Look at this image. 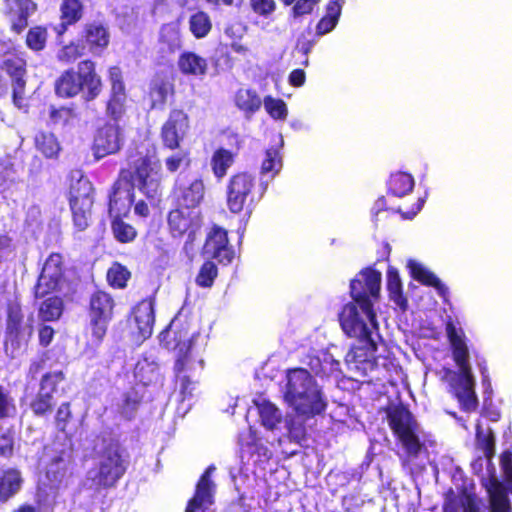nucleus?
Masks as SVG:
<instances>
[{
  "mask_svg": "<svg viewBox=\"0 0 512 512\" xmlns=\"http://www.w3.org/2000/svg\"><path fill=\"white\" fill-rule=\"evenodd\" d=\"M482 485L489 495L491 512H512L506 488L495 476L484 480Z\"/></svg>",
  "mask_w": 512,
  "mask_h": 512,
  "instance_id": "30",
  "label": "nucleus"
},
{
  "mask_svg": "<svg viewBox=\"0 0 512 512\" xmlns=\"http://www.w3.org/2000/svg\"><path fill=\"white\" fill-rule=\"evenodd\" d=\"M55 336V330L52 326L41 324L38 328L39 345L43 348L48 347Z\"/></svg>",
  "mask_w": 512,
  "mask_h": 512,
  "instance_id": "64",
  "label": "nucleus"
},
{
  "mask_svg": "<svg viewBox=\"0 0 512 512\" xmlns=\"http://www.w3.org/2000/svg\"><path fill=\"white\" fill-rule=\"evenodd\" d=\"M48 39V27L45 25H35L28 29L25 44L29 50L39 53L46 48Z\"/></svg>",
  "mask_w": 512,
  "mask_h": 512,
  "instance_id": "41",
  "label": "nucleus"
},
{
  "mask_svg": "<svg viewBox=\"0 0 512 512\" xmlns=\"http://www.w3.org/2000/svg\"><path fill=\"white\" fill-rule=\"evenodd\" d=\"M408 268L411 277L427 287H433L439 296L443 298L444 301H447L448 297V288L441 282V280L430 270L425 268L422 264L414 261H408Z\"/></svg>",
  "mask_w": 512,
  "mask_h": 512,
  "instance_id": "31",
  "label": "nucleus"
},
{
  "mask_svg": "<svg viewBox=\"0 0 512 512\" xmlns=\"http://www.w3.org/2000/svg\"><path fill=\"white\" fill-rule=\"evenodd\" d=\"M189 128L188 114L180 108L171 109L160 129V139L163 147L172 151L179 149Z\"/></svg>",
  "mask_w": 512,
  "mask_h": 512,
  "instance_id": "17",
  "label": "nucleus"
},
{
  "mask_svg": "<svg viewBox=\"0 0 512 512\" xmlns=\"http://www.w3.org/2000/svg\"><path fill=\"white\" fill-rule=\"evenodd\" d=\"M202 253L220 265H230L235 258V250L229 242L228 231L213 224L206 233Z\"/></svg>",
  "mask_w": 512,
  "mask_h": 512,
  "instance_id": "16",
  "label": "nucleus"
},
{
  "mask_svg": "<svg viewBox=\"0 0 512 512\" xmlns=\"http://www.w3.org/2000/svg\"><path fill=\"white\" fill-rule=\"evenodd\" d=\"M155 150L152 153L139 149L130 150L127 155V168H121L119 174L125 184L137 187L148 199L159 197L163 189L164 174Z\"/></svg>",
  "mask_w": 512,
  "mask_h": 512,
  "instance_id": "3",
  "label": "nucleus"
},
{
  "mask_svg": "<svg viewBox=\"0 0 512 512\" xmlns=\"http://www.w3.org/2000/svg\"><path fill=\"white\" fill-rule=\"evenodd\" d=\"M500 466L507 489L512 493V452L505 450L500 455Z\"/></svg>",
  "mask_w": 512,
  "mask_h": 512,
  "instance_id": "60",
  "label": "nucleus"
},
{
  "mask_svg": "<svg viewBox=\"0 0 512 512\" xmlns=\"http://www.w3.org/2000/svg\"><path fill=\"white\" fill-rule=\"evenodd\" d=\"M179 72L184 76L203 78L206 76L209 65L208 60L194 51H183L177 59Z\"/></svg>",
  "mask_w": 512,
  "mask_h": 512,
  "instance_id": "29",
  "label": "nucleus"
},
{
  "mask_svg": "<svg viewBox=\"0 0 512 512\" xmlns=\"http://www.w3.org/2000/svg\"><path fill=\"white\" fill-rule=\"evenodd\" d=\"M87 53L89 52L78 38L70 40L67 44L63 45L57 53V59L65 64H73Z\"/></svg>",
  "mask_w": 512,
  "mask_h": 512,
  "instance_id": "44",
  "label": "nucleus"
},
{
  "mask_svg": "<svg viewBox=\"0 0 512 512\" xmlns=\"http://www.w3.org/2000/svg\"><path fill=\"white\" fill-rule=\"evenodd\" d=\"M135 200L133 185L125 184L118 174L113 182L108 195V216L109 219L128 217Z\"/></svg>",
  "mask_w": 512,
  "mask_h": 512,
  "instance_id": "18",
  "label": "nucleus"
},
{
  "mask_svg": "<svg viewBox=\"0 0 512 512\" xmlns=\"http://www.w3.org/2000/svg\"><path fill=\"white\" fill-rule=\"evenodd\" d=\"M252 11L262 17L270 16L276 9L274 0H249Z\"/></svg>",
  "mask_w": 512,
  "mask_h": 512,
  "instance_id": "61",
  "label": "nucleus"
},
{
  "mask_svg": "<svg viewBox=\"0 0 512 512\" xmlns=\"http://www.w3.org/2000/svg\"><path fill=\"white\" fill-rule=\"evenodd\" d=\"M21 472L17 468H8L0 474V503H6L19 493L23 485Z\"/></svg>",
  "mask_w": 512,
  "mask_h": 512,
  "instance_id": "33",
  "label": "nucleus"
},
{
  "mask_svg": "<svg viewBox=\"0 0 512 512\" xmlns=\"http://www.w3.org/2000/svg\"><path fill=\"white\" fill-rule=\"evenodd\" d=\"M69 281L66 277V264L61 253L53 252L46 258L38 279L33 287L35 299H43L62 290Z\"/></svg>",
  "mask_w": 512,
  "mask_h": 512,
  "instance_id": "11",
  "label": "nucleus"
},
{
  "mask_svg": "<svg viewBox=\"0 0 512 512\" xmlns=\"http://www.w3.org/2000/svg\"><path fill=\"white\" fill-rule=\"evenodd\" d=\"M213 469L214 467L212 466L207 468L200 476L196 484L195 493L189 499L185 512H198L213 503V483L210 479V472Z\"/></svg>",
  "mask_w": 512,
  "mask_h": 512,
  "instance_id": "27",
  "label": "nucleus"
},
{
  "mask_svg": "<svg viewBox=\"0 0 512 512\" xmlns=\"http://www.w3.org/2000/svg\"><path fill=\"white\" fill-rule=\"evenodd\" d=\"M166 170L170 174H175L180 169H188L191 166L192 159L189 151H181L168 155L165 160Z\"/></svg>",
  "mask_w": 512,
  "mask_h": 512,
  "instance_id": "51",
  "label": "nucleus"
},
{
  "mask_svg": "<svg viewBox=\"0 0 512 512\" xmlns=\"http://www.w3.org/2000/svg\"><path fill=\"white\" fill-rule=\"evenodd\" d=\"M158 368L148 361L137 362L134 368V376L136 380L147 387L152 384L158 377Z\"/></svg>",
  "mask_w": 512,
  "mask_h": 512,
  "instance_id": "50",
  "label": "nucleus"
},
{
  "mask_svg": "<svg viewBox=\"0 0 512 512\" xmlns=\"http://www.w3.org/2000/svg\"><path fill=\"white\" fill-rule=\"evenodd\" d=\"M126 217L110 219V229L113 238L120 244L133 243L138 237V230L125 221Z\"/></svg>",
  "mask_w": 512,
  "mask_h": 512,
  "instance_id": "39",
  "label": "nucleus"
},
{
  "mask_svg": "<svg viewBox=\"0 0 512 512\" xmlns=\"http://www.w3.org/2000/svg\"><path fill=\"white\" fill-rule=\"evenodd\" d=\"M495 435L491 429L486 433L481 430V426L476 427V446L477 449L483 451L485 458L491 463L495 455Z\"/></svg>",
  "mask_w": 512,
  "mask_h": 512,
  "instance_id": "49",
  "label": "nucleus"
},
{
  "mask_svg": "<svg viewBox=\"0 0 512 512\" xmlns=\"http://www.w3.org/2000/svg\"><path fill=\"white\" fill-rule=\"evenodd\" d=\"M385 412L389 428L406 453L418 457L423 444L417 435L418 422L412 412L402 403L388 406Z\"/></svg>",
  "mask_w": 512,
  "mask_h": 512,
  "instance_id": "9",
  "label": "nucleus"
},
{
  "mask_svg": "<svg viewBox=\"0 0 512 512\" xmlns=\"http://www.w3.org/2000/svg\"><path fill=\"white\" fill-rule=\"evenodd\" d=\"M267 114L275 120H284L288 115L287 105L284 100L270 95L262 100Z\"/></svg>",
  "mask_w": 512,
  "mask_h": 512,
  "instance_id": "53",
  "label": "nucleus"
},
{
  "mask_svg": "<svg viewBox=\"0 0 512 512\" xmlns=\"http://www.w3.org/2000/svg\"><path fill=\"white\" fill-rule=\"evenodd\" d=\"M381 273L372 268L362 269L350 282L352 302L345 304L338 318L343 332L356 338L361 345H353L345 356V362L366 376L377 367V343L372 330H378L373 300H378L381 289Z\"/></svg>",
  "mask_w": 512,
  "mask_h": 512,
  "instance_id": "1",
  "label": "nucleus"
},
{
  "mask_svg": "<svg viewBox=\"0 0 512 512\" xmlns=\"http://www.w3.org/2000/svg\"><path fill=\"white\" fill-rule=\"evenodd\" d=\"M26 61L18 56L5 59L1 64V69L11 78L13 103L21 107L26 88Z\"/></svg>",
  "mask_w": 512,
  "mask_h": 512,
  "instance_id": "24",
  "label": "nucleus"
},
{
  "mask_svg": "<svg viewBox=\"0 0 512 512\" xmlns=\"http://www.w3.org/2000/svg\"><path fill=\"white\" fill-rule=\"evenodd\" d=\"M36 149L46 158H56L61 150L59 141L51 132L40 131L35 135Z\"/></svg>",
  "mask_w": 512,
  "mask_h": 512,
  "instance_id": "40",
  "label": "nucleus"
},
{
  "mask_svg": "<svg viewBox=\"0 0 512 512\" xmlns=\"http://www.w3.org/2000/svg\"><path fill=\"white\" fill-rule=\"evenodd\" d=\"M131 324L142 338H148L153 331L155 322L154 307L151 300L144 299L138 302L131 311Z\"/></svg>",
  "mask_w": 512,
  "mask_h": 512,
  "instance_id": "28",
  "label": "nucleus"
},
{
  "mask_svg": "<svg viewBox=\"0 0 512 512\" xmlns=\"http://www.w3.org/2000/svg\"><path fill=\"white\" fill-rule=\"evenodd\" d=\"M110 38L109 27L102 20L85 22L79 33V39L87 51L96 56L101 55L108 48Z\"/></svg>",
  "mask_w": 512,
  "mask_h": 512,
  "instance_id": "20",
  "label": "nucleus"
},
{
  "mask_svg": "<svg viewBox=\"0 0 512 512\" xmlns=\"http://www.w3.org/2000/svg\"><path fill=\"white\" fill-rule=\"evenodd\" d=\"M230 138L233 140L232 149L228 150L219 147L213 152L210 160L211 170L218 181L222 180L227 175L228 170L234 164L241 148L242 141L237 134H231Z\"/></svg>",
  "mask_w": 512,
  "mask_h": 512,
  "instance_id": "25",
  "label": "nucleus"
},
{
  "mask_svg": "<svg viewBox=\"0 0 512 512\" xmlns=\"http://www.w3.org/2000/svg\"><path fill=\"white\" fill-rule=\"evenodd\" d=\"M173 93L174 85L167 79H157L150 86V95L161 105H164L168 96Z\"/></svg>",
  "mask_w": 512,
  "mask_h": 512,
  "instance_id": "55",
  "label": "nucleus"
},
{
  "mask_svg": "<svg viewBox=\"0 0 512 512\" xmlns=\"http://www.w3.org/2000/svg\"><path fill=\"white\" fill-rule=\"evenodd\" d=\"M159 43L171 54L179 51L183 46L179 24L175 22L163 24L159 32Z\"/></svg>",
  "mask_w": 512,
  "mask_h": 512,
  "instance_id": "35",
  "label": "nucleus"
},
{
  "mask_svg": "<svg viewBox=\"0 0 512 512\" xmlns=\"http://www.w3.org/2000/svg\"><path fill=\"white\" fill-rule=\"evenodd\" d=\"M321 0H297L292 7V14L296 17L311 14Z\"/></svg>",
  "mask_w": 512,
  "mask_h": 512,
  "instance_id": "63",
  "label": "nucleus"
},
{
  "mask_svg": "<svg viewBox=\"0 0 512 512\" xmlns=\"http://www.w3.org/2000/svg\"><path fill=\"white\" fill-rule=\"evenodd\" d=\"M144 395L136 387L130 388L122 394L120 413L127 419L133 418L135 412L143 402Z\"/></svg>",
  "mask_w": 512,
  "mask_h": 512,
  "instance_id": "47",
  "label": "nucleus"
},
{
  "mask_svg": "<svg viewBox=\"0 0 512 512\" xmlns=\"http://www.w3.org/2000/svg\"><path fill=\"white\" fill-rule=\"evenodd\" d=\"M63 311V299L57 295H52L41 302L38 308V317L42 322H55L61 318Z\"/></svg>",
  "mask_w": 512,
  "mask_h": 512,
  "instance_id": "37",
  "label": "nucleus"
},
{
  "mask_svg": "<svg viewBox=\"0 0 512 512\" xmlns=\"http://www.w3.org/2000/svg\"><path fill=\"white\" fill-rule=\"evenodd\" d=\"M55 94L62 99L82 95L84 103L97 99L103 91V80L96 62L90 58L80 60L76 67L64 70L54 83Z\"/></svg>",
  "mask_w": 512,
  "mask_h": 512,
  "instance_id": "4",
  "label": "nucleus"
},
{
  "mask_svg": "<svg viewBox=\"0 0 512 512\" xmlns=\"http://www.w3.org/2000/svg\"><path fill=\"white\" fill-rule=\"evenodd\" d=\"M445 331L458 371L445 368L444 379L449 378V391L458 400L461 410L468 413L475 412L479 403L475 392V379L469 363L470 354L465 334L451 320L447 321Z\"/></svg>",
  "mask_w": 512,
  "mask_h": 512,
  "instance_id": "2",
  "label": "nucleus"
},
{
  "mask_svg": "<svg viewBox=\"0 0 512 512\" xmlns=\"http://www.w3.org/2000/svg\"><path fill=\"white\" fill-rule=\"evenodd\" d=\"M341 5L337 0H332L327 4L326 14L319 20L316 26L317 35H324L331 32L340 17Z\"/></svg>",
  "mask_w": 512,
  "mask_h": 512,
  "instance_id": "43",
  "label": "nucleus"
},
{
  "mask_svg": "<svg viewBox=\"0 0 512 512\" xmlns=\"http://www.w3.org/2000/svg\"><path fill=\"white\" fill-rule=\"evenodd\" d=\"M289 402L296 414L306 419L322 414L327 408V402L318 386L290 398Z\"/></svg>",
  "mask_w": 512,
  "mask_h": 512,
  "instance_id": "22",
  "label": "nucleus"
},
{
  "mask_svg": "<svg viewBox=\"0 0 512 512\" xmlns=\"http://www.w3.org/2000/svg\"><path fill=\"white\" fill-rule=\"evenodd\" d=\"M234 103L246 116H251L260 110L262 99L255 89L239 88L235 93Z\"/></svg>",
  "mask_w": 512,
  "mask_h": 512,
  "instance_id": "34",
  "label": "nucleus"
},
{
  "mask_svg": "<svg viewBox=\"0 0 512 512\" xmlns=\"http://www.w3.org/2000/svg\"><path fill=\"white\" fill-rule=\"evenodd\" d=\"M387 291L390 300L397 304L402 310L407 308L408 300L403 293L399 272L392 266H389L387 269Z\"/></svg>",
  "mask_w": 512,
  "mask_h": 512,
  "instance_id": "38",
  "label": "nucleus"
},
{
  "mask_svg": "<svg viewBox=\"0 0 512 512\" xmlns=\"http://www.w3.org/2000/svg\"><path fill=\"white\" fill-rule=\"evenodd\" d=\"M66 380V375L62 370L45 372L39 381L38 391L32 395L27 405L32 415L37 418L49 416L55 407L54 394L60 383Z\"/></svg>",
  "mask_w": 512,
  "mask_h": 512,
  "instance_id": "12",
  "label": "nucleus"
},
{
  "mask_svg": "<svg viewBox=\"0 0 512 512\" xmlns=\"http://www.w3.org/2000/svg\"><path fill=\"white\" fill-rule=\"evenodd\" d=\"M218 266L212 259L205 260L195 277V284L201 288H211L218 277Z\"/></svg>",
  "mask_w": 512,
  "mask_h": 512,
  "instance_id": "48",
  "label": "nucleus"
},
{
  "mask_svg": "<svg viewBox=\"0 0 512 512\" xmlns=\"http://www.w3.org/2000/svg\"><path fill=\"white\" fill-rule=\"evenodd\" d=\"M195 334L190 332L187 321L173 320L160 333L161 344L169 350L193 349Z\"/></svg>",
  "mask_w": 512,
  "mask_h": 512,
  "instance_id": "23",
  "label": "nucleus"
},
{
  "mask_svg": "<svg viewBox=\"0 0 512 512\" xmlns=\"http://www.w3.org/2000/svg\"><path fill=\"white\" fill-rule=\"evenodd\" d=\"M15 176L16 169L11 158L9 156L0 158V188L14 182Z\"/></svg>",
  "mask_w": 512,
  "mask_h": 512,
  "instance_id": "59",
  "label": "nucleus"
},
{
  "mask_svg": "<svg viewBox=\"0 0 512 512\" xmlns=\"http://www.w3.org/2000/svg\"><path fill=\"white\" fill-rule=\"evenodd\" d=\"M415 182L411 174L398 171L392 173L387 182V192L396 197H403L414 188Z\"/></svg>",
  "mask_w": 512,
  "mask_h": 512,
  "instance_id": "36",
  "label": "nucleus"
},
{
  "mask_svg": "<svg viewBox=\"0 0 512 512\" xmlns=\"http://www.w3.org/2000/svg\"><path fill=\"white\" fill-rule=\"evenodd\" d=\"M107 73L110 89L105 102V114L117 123L126 114L129 97L122 69L119 66H111Z\"/></svg>",
  "mask_w": 512,
  "mask_h": 512,
  "instance_id": "15",
  "label": "nucleus"
},
{
  "mask_svg": "<svg viewBox=\"0 0 512 512\" xmlns=\"http://www.w3.org/2000/svg\"><path fill=\"white\" fill-rule=\"evenodd\" d=\"M85 13L81 0H62L59 5V24L54 28L57 37H62L70 27L80 22Z\"/></svg>",
  "mask_w": 512,
  "mask_h": 512,
  "instance_id": "26",
  "label": "nucleus"
},
{
  "mask_svg": "<svg viewBox=\"0 0 512 512\" xmlns=\"http://www.w3.org/2000/svg\"><path fill=\"white\" fill-rule=\"evenodd\" d=\"M116 305L114 296L103 289H96L89 295L86 305L87 329L93 346L99 347L103 343L115 316Z\"/></svg>",
  "mask_w": 512,
  "mask_h": 512,
  "instance_id": "6",
  "label": "nucleus"
},
{
  "mask_svg": "<svg viewBox=\"0 0 512 512\" xmlns=\"http://www.w3.org/2000/svg\"><path fill=\"white\" fill-rule=\"evenodd\" d=\"M265 155L266 157L261 165V173H272V175L274 176L279 172L282 166V161L279 152L274 148H269L266 150Z\"/></svg>",
  "mask_w": 512,
  "mask_h": 512,
  "instance_id": "57",
  "label": "nucleus"
},
{
  "mask_svg": "<svg viewBox=\"0 0 512 512\" xmlns=\"http://www.w3.org/2000/svg\"><path fill=\"white\" fill-rule=\"evenodd\" d=\"M174 364L173 374L174 381L179 384L180 393L183 398L192 396L193 386L198 383L195 378L196 367L202 371L205 366L203 359H195L193 349L173 350Z\"/></svg>",
  "mask_w": 512,
  "mask_h": 512,
  "instance_id": "14",
  "label": "nucleus"
},
{
  "mask_svg": "<svg viewBox=\"0 0 512 512\" xmlns=\"http://www.w3.org/2000/svg\"><path fill=\"white\" fill-rule=\"evenodd\" d=\"M73 420L71 402H62L54 415V425L58 432L66 433L69 423Z\"/></svg>",
  "mask_w": 512,
  "mask_h": 512,
  "instance_id": "56",
  "label": "nucleus"
},
{
  "mask_svg": "<svg viewBox=\"0 0 512 512\" xmlns=\"http://www.w3.org/2000/svg\"><path fill=\"white\" fill-rule=\"evenodd\" d=\"M258 409L261 424L268 430H273L281 422L279 409L270 401L255 402Z\"/></svg>",
  "mask_w": 512,
  "mask_h": 512,
  "instance_id": "42",
  "label": "nucleus"
},
{
  "mask_svg": "<svg viewBox=\"0 0 512 512\" xmlns=\"http://www.w3.org/2000/svg\"><path fill=\"white\" fill-rule=\"evenodd\" d=\"M131 278L130 270L120 262H113L108 268L106 280L110 287L114 289H125Z\"/></svg>",
  "mask_w": 512,
  "mask_h": 512,
  "instance_id": "46",
  "label": "nucleus"
},
{
  "mask_svg": "<svg viewBox=\"0 0 512 512\" xmlns=\"http://www.w3.org/2000/svg\"><path fill=\"white\" fill-rule=\"evenodd\" d=\"M203 224L201 211L173 206L167 214V229L173 239L186 238V242L192 244Z\"/></svg>",
  "mask_w": 512,
  "mask_h": 512,
  "instance_id": "13",
  "label": "nucleus"
},
{
  "mask_svg": "<svg viewBox=\"0 0 512 512\" xmlns=\"http://www.w3.org/2000/svg\"><path fill=\"white\" fill-rule=\"evenodd\" d=\"M122 147L121 130L119 125L106 122L100 126L93 138L92 151L95 159L118 153Z\"/></svg>",
  "mask_w": 512,
  "mask_h": 512,
  "instance_id": "19",
  "label": "nucleus"
},
{
  "mask_svg": "<svg viewBox=\"0 0 512 512\" xmlns=\"http://www.w3.org/2000/svg\"><path fill=\"white\" fill-rule=\"evenodd\" d=\"M95 189L92 182L81 173H71L66 197L72 214L73 225L81 232L88 228L94 204Z\"/></svg>",
  "mask_w": 512,
  "mask_h": 512,
  "instance_id": "7",
  "label": "nucleus"
},
{
  "mask_svg": "<svg viewBox=\"0 0 512 512\" xmlns=\"http://www.w3.org/2000/svg\"><path fill=\"white\" fill-rule=\"evenodd\" d=\"M461 507L463 512H482L480 500L474 493H469L465 489L462 493Z\"/></svg>",
  "mask_w": 512,
  "mask_h": 512,
  "instance_id": "62",
  "label": "nucleus"
},
{
  "mask_svg": "<svg viewBox=\"0 0 512 512\" xmlns=\"http://www.w3.org/2000/svg\"><path fill=\"white\" fill-rule=\"evenodd\" d=\"M76 117L75 108L71 106L56 107L51 105L49 108V120L53 125L66 126Z\"/></svg>",
  "mask_w": 512,
  "mask_h": 512,
  "instance_id": "52",
  "label": "nucleus"
},
{
  "mask_svg": "<svg viewBox=\"0 0 512 512\" xmlns=\"http://www.w3.org/2000/svg\"><path fill=\"white\" fill-rule=\"evenodd\" d=\"M16 405L9 391L0 384V419L14 417Z\"/></svg>",
  "mask_w": 512,
  "mask_h": 512,
  "instance_id": "58",
  "label": "nucleus"
},
{
  "mask_svg": "<svg viewBox=\"0 0 512 512\" xmlns=\"http://www.w3.org/2000/svg\"><path fill=\"white\" fill-rule=\"evenodd\" d=\"M315 387H317V383L308 370L304 368H294L288 371L286 391V397L288 399Z\"/></svg>",
  "mask_w": 512,
  "mask_h": 512,
  "instance_id": "32",
  "label": "nucleus"
},
{
  "mask_svg": "<svg viewBox=\"0 0 512 512\" xmlns=\"http://www.w3.org/2000/svg\"><path fill=\"white\" fill-rule=\"evenodd\" d=\"M189 30L196 39L205 38L212 29V21L207 12L199 10L189 17Z\"/></svg>",
  "mask_w": 512,
  "mask_h": 512,
  "instance_id": "45",
  "label": "nucleus"
},
{
  "mask_svg": "<svg viewBox=\"0 0 512 512\" xmlns=\"http://www.w3.org/2000/svg\"><path fill=\"white\" fill-rule=\"evenodd\" d=\"M265 187L259 185L256 176L246 171L234 173L226 186V205L232 214H251L264 195Z\"/></svg>",
  "mask_w": 512,
  "mask_h": 512,
  "instance_id": "5",
  "label": "nucleus"
},
{
  "mask_svg": "<svg viewBox=\"0 0 512 512\" xmlns=\"http://www.w3.org/2000/svg\"><path fill=\"white\" fill-rule=\"evenodd\" d=\"M33 335V325L26 324L22 305L17 298L6 303V327L4 335V349L15 358L27 351Z\"/></svg>",
  "mask_w": 512,
  "mask_h": 512,
  "instance_id": "8",
  "label": "nucleus"
},
{
  "mask_svg": "<svg viewBox=\"0 0 512 512\" xmlns=\"http://www.w3.org/2000/svg\"><path fill=\"white\" fill-rule=\"evenodd\" d=\"M128 453L118 440H111L99 454L98 470L93 481L99 488L114 487L125 475L128 467Z\"/></svg>",
  "mask_w": 512,
  "mask_h": 512,
  "instance_id": "10",
  "label": "nucleus"
},
{
  "mask_svg": "<svg viewBox=\"0 0 512 512\" xmlns=\"http://www.w3.org/2000/svg\"><path fill=\"white\" fill-rule=\"evenodd\" d=\"M66 474L67 464L64 463L62 456L53 457L46 470L48 480L54 485H59L66 477Z\"/></svg>",
  "mask_w": 512,
  "mask_h": 512,
  "instance_id": "54",
  "label": "nucleus"
},
{
  "mask_svg": "<svg viewBox=\"0 0 512 512\" xmlns=\"http://www.w3.org/2000/svg\"><path fill=\"white\" fill-rule=\"evenodd\" d=\"M205 185L203 180L198 177L193 179L189 184H178L173 188V206L188 209L192 211H200L199 207L204 201Z\"/></svg>",
  "mask_w": 512,
  "mask_h": 512,
  "instance_id": "21",
  "label": "nucleus"
}]
</instances>
